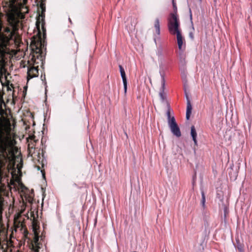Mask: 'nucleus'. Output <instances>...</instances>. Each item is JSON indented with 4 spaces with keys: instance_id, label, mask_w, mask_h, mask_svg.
<instances>
[{
    "instance_id": "aec40b11",
    "label": "nucleus",
    "mask_w": 252,
    "mask_h": 252,
    "mask_svg": "<svg viewBox=\"0 0 252 252\" xmlns=\"http://www.w3.org/2000/svg\"><path fill=\"white\" fill-rule=\"evenodd\" d=\"M223 211H224V217H226V214L227 213V211H228V209L227 208V207L225 206V204H223Z\"/></svg>"
},
{
    "instance_id": "1a4fd4ad",
    "label": "nucleus",
    "mask_w": 252,
    "mask_h": 252,
    "mask_svg": "<svg viewBox=\"0 0 252 252\" xmlns=\"http://www.w3.org/2000/svg\"><path fill=\"white\" fill-rule=\"evenodd\" d=\"M186 96L187 98V110H186V113L191 114V110H192V106L190 103V101L188 95L187 94H186Z\"/></svg>"
},
{
    "instance_id": "f257e3e1",
    "label": "nucleus",
    "mask_w": 252,
    "mask_h": 252,
    "mask_svg": "<svg viewBox=\"0 0 252 252\" xmlns=\"http://www.w3.org/2000/svg\"><path fill=\"white\" fill-rule=\"evenodd\" d=\"M10 27L4 28V33L1 32L0 28V81L3 77L6 78L5 65L11 57L9 46L16 41V31L18 30L19 21L13 16L9 18Z\"/></svg>"
},
{
    "instance_id": "f03ea898",
    "label": "nucleus",
    "mask_w": 252,
    "mask_h": 252,
    "mask_svg": "<svg viewBox=\"0 0 252 252\" xmlns=\"http://www.w3.org/2000/svg\"><path fill=\"white\" fill-rule=\"evenodd\" d=\"M170 16L171 18L168 20V29L171 34H176L178 48L180 50H182L183 39L179 30L180 22L175 13H171Z\"/></svg>"
},
{
    "instance_id": "9b49d317",
    "label": "nucleus",
    "mask_w": 252,
    "mask_h": 252,
    "mask_svg": "<svg viewBox=\"0 0 252 252\" xmlns=\"http://www.w3.org/2000/svg\"><path fill=\"white\" fill-rule=\"evenodd\" d=\"M155 28L156 29V32L158 35L160 34V25L159 21L158 19H156L154 25Z\"/></svg>"
},
{
    "instance_id": "39448f33",
    "label": "nucleus",
    "mask_w": 252,
    "mask_h": 252,
    "mask_svg": "<svg viewBox=\"0 0 252 252\" xmlns=\"http://www.w3.org/2000/svg\"><path fill=\"white\" fill-rule=\"evenodd\" d=\"M23 213V210L21 211V212L17 214L14 216V224L17 227H23V221L24 220V218L22 217V214Z\"/></svg>"
},
{
    "instance_id": "f8f14e48",
    "label": "nucleus",
    "mask_w": 252,
    "mask_h": 252,
    "mask_svg": "<svg viewBox=\"0 0 252 252\" xmlns=\"http://www.w3.org/2000/svg\"><path fill=\"white\" fill-rule=\"evenodd\" d=\"M201 205L203 210H205L206 208V205H205V202H206V198H205V193L203 190H201Z\"/></svg>"
},
{
    "instance_id": "ddd939ff",
    "label": "nucleus",
    "mask_w": 252,
    "mask_h": 252,
    "mask_svg": "<svg viewBox=\"0 0 252 252\" xmlns=\"http://www.w3.org/2000/svg\"><path fill=\"white\" fill-rule=\"evenodd\" d=\"M172 111V110L170 109V107H168L167 111L166 112V116L167 117V123H169L171 122L172 120L175 121V119L174 116H171L170 115V112Z\"/></svg>"
},
{
    "instance_id": "5701e85b",
    "label": "nucleus",
    "mask_w": 252,
    "mask_h": 252,
    "mask_svg": "<svg viewBox=\"0 0 252 252\" xmlns=\"http://www.w3.org/2000/svg\"><path fill=\"white\" fill-rule=\"evenodd\" d=\"M119 67L120 69V74L122 73V72H125V70L122 65H119Z\"/></svg>"
},
{
    "instance_id": "7ed1b4c3",
    "label": "nucleus",
    "mask_w": 252,
    "mask_h": 252,
    "mask_svg": "<svg viewBox=\"0 0 252 252\" xmlns=\"http://www.w3.org/2000/svg\"><path fill=\"white\" fill-rule=\"evenodd\" d=\"M32 227L33 231L35 234V236L36 237L35 240L34 242V245H32V249L34 252H39L40 246L38 243V234L37 233V230L39 228V226L38 224V222L33 220L32 222Z\"/></svg>"
},
{
    "instance_id": "a211bd4d",
    "label": "nucleus",
    "mask_w": 252,
    "mask_h": 252,
    "mask_svg": "<svg viewBox=\"0 0 252 252\" xmlns=\"http://www.w3.org/2000/svg\"><path fill=\"white\" fill-rule=\"evenodd\" d=\"M159 96L160 97V98L162 100H164L165 99V93L163 91H160L159 92Z\"/></svg>"
},
{
    "instance_id": "bb28decb",
    "label": "nucleus",
    "mask_w": 252,
    "mask_h": 252,
    "mask_svg": "<svg viewBox=\"0 0 252 252\" xmlns=\"http://www.w3.org/2000/svg\"><path fill=\"white\" fill-rule=\"evenodd\" d=\"M22 190L23 191V190H24V189H27V188H26L25 187H24V186H22Z\"/></svg>"
},
{
    "instance_id": "9d476101",
    "label": "nucleus",
    "mask_w": 252,
    "mask_h": 252,
    "mask_svg": "<svg viewBox=\"0 0 252 252\" xmlns=\"http://www.w3.org/2000/svg\"><path fill=\"white\" fill-rule=\"evenodd\" d=\"M135 25L136 24L135 22H134V20L133 21V22L131 23L130 25H129L128 23H127V24L126 25V28L129 32H132L134 31Z\"/></svg>"
},
{
    "instance_id": "6e6552de",
    "label": "nucleus",
    "mask_w": 252,
    "mask_h": 252,
    "mask_svg": "<svg viewBox=\"0 0 252 252\" xmlns=\"http://www.w3.org/2000/svg\"><path fill=\"white\" fill-rule=\"evenodd\" d=\"M190 134L192 137V139L194 142V143L195 145H197V132L196 131L194 126H191L190 128Z\"/></svg>"
},
{
    "instance_id": "20e7f679",
    "label": "nucleus",
    "mask_w": 252,
    "mask_h": 252,
    "mask_svg": "<svg viewBox=\"0 0 252 252\" xmlns=\"http://www.w3.org/2000/svg\"><path fill=\"white\" fill-rule=\"evenodd\" d=\"M168 125L171 133L177 137H179L181 136V132L180 128L176 122V120H172L171 122L168 123Z\"/></svg>"
},
{
    "instance_id": "2eb2a0df",
    "label": "nucleus",
    "mask_w": 252,
    "mask_h": 252,
    "mask_svg": "<svg viewBox=\"0 0 252 252\" xmlns=\"http://www.w3.org/2000/svg\"><path fill=\"white\" fill-rule=\"evenodd\" d=\"M165 88V81L163 75H161V87L160 91H163L164 92Z\"/></svg>"
},
{
    "instance_id": "c756f323",
    "label": "nucleus",
    "mask_w": 252,
    "mask_h": 252,
    "mask_svg": "<svg viewBox=\"0 0 252 252\" xmlns=\"http://www.w3.org/2000/svg\"><path fill=\"white\" fill-rule=\"evenodd\" d=\"M68 20H69V21L71 22V20H70V19L69 18H68Z\"/></svg>"
},
{
    "instance_id": "4be33fe9",
    "label": "nucleus",
    "mask_w": 252,
    "mask_h": 252,
    "mask_svg": "<svg viewBox=\"0 0 252 252\" xmlns=\"http://www.w3.org/2000/svg\"><path fill=\"white\" fill-rule=\"evenodd\" d=\"M123 85H124V92H125V93L126 94V90H127V82L125 83H123Z\"/></svg>"
},
{
    "instance_id": "f3484780",
    "label": "nucleus",
    "mask_w": 252,
    "mask_h": 252,
    "mask_svg": "<svg viewBox=\"0 0 252 252\" xmlns=\"http://www.w3.org/2000/svg\"><path fill=\"white\" fill-rule=\"evenodd\" d=\"M121 76L122 79L123 83H126V82H127L126 73L122 72V73H121Z\"/></svg>"
},
{
    "instance_id": "0eeeda50",
    "label": "nucleus",
    "mask_w": 252,
    "mask_h": 252,
    "mask_svg": "<svg viewBox=\"0 0 252 252\" xmlns=\"http://www.w3.org/2000/svg\"><path fill=\"white\" fill-rule=\"evenodd\" d=\"M9 146V144L8 142H3L0 145V149L1 150V153L4 156H8V152L7 151V148Z\"/></svg>"
},
{
    "instance_id": "c85d7f7f",
    "label": "nucleus",
    "mask_w": 252,
    "mask_h": 252,
    "mask_svg": "<svg viewBox=\"0 0 252 252\" xmlns=\"http://www.w3.org/2000/svg\"><path fill=\"white\" fill-rule=\"evenodd\" d=\"M182 62H183V63H185V58H183V60H182Z\"/></svg>"
},
{
    "instance_id": "dca6fc26",
    "label": "nucleus",
    "mask_w": 252,
    "mask_h": 252,
    "mask_svg": "<svg viewBox=\"0 0 252 252\" xmlns=\"http://www.w3.org/2000/svg\"><path fill=\"white\" fill-rule=\"evenodd\" d=\"M19 14H22L23 13H27L28 9L26 7L23 6L22 8H20L19 9V11H18Z\"/></svg>"
},
{
    "instance_id": "a878e982",
    "label": "nucleus",
    "mask_w": 252,
    "mask_h": 252,
    "mask_svg": "<svg viewBox=\"0 0 252 252\" xmlns=\"http://www.w3.org/2000/svg\"><path fill=\"white\" fill-rule=\"evenodd\" d=\"M189 117H190V114L186 113V119H187V120H189Z\"/></svg>"
},
{
    "instance_id": "6ab92c4d",
    "label": "nucleus",
    "mask_w": 252,
    "mask_h": 252,
    "mask_svg": "<svg viewBox=\"0 0 252 252\" xmlns=\"http://www.w3.org/2000/svg\"><path fill=\"white\" fill-rule=\"evenodd\" d=\"M172 4H173L174 11V13H175L177 15L176 12H177V7L176 3H175V2L174 1V0H172Z\"/></svg>"
},
{
    "instance_id": "b1692460",
    "label": "nucleus",
    "mask_w": 252,
    "mask_h": 252,
    "mask_svg": "<svg viewBox=\"0 0 252 252\" xmlns=\"http://www.w3.org/2000/svg\"><path fill=\"white\" fill-rule=\"evenodd\" d=\"M10 3H11L12 5H13L14 6L15 3L16 2V1H17V0H9Z\"/></svg>"
},
{
    "instance_id": "412c9836",
    "label": "nucleus",
    "mask_w": 252,
    "mask_h": 252,
    "mask_svg": "<svg viewBox=\"0 0 252 252\" xmlns=\"http://www.w3.org/2000/svg\"><path fill=\"white\" fill-rule=\"evenodd\" d=\"M162 50L161 49H159L158 50L157 52V55L158 56V57H161L162 56Z\"/></svg>"
},
{
    "instance_id": "cd10ccee",
    "label": "nucleus",
    "mask_w": 252,
    "mask_h": 252,
    "mask_svg": "<svg viewBox=\"0 0 252 252\" xmlns=\"http://www.w3.org/2000/svg\"><path fill=\"white\" fill-rule=\"evenodd\" d=\"M189 12H190V19H192V15H191V10L189 9Z\"/></svg>"
},
{
    "instance_id": "423d86ee",
    "label": "nucleus",
    "mask_w": 252,
    "mask_h": 252,
    "mask_svg": "<svg viewBox=\"0 0 252 252\" xmlns=\"http://www.w3.org/2000/svg\"><path fill=\"white\" fill-rule=\"evenodd\" d=\"M35 73H38V69L35 67L30 68L28 71L27 78L28 80L35 77L37 75Z\"/></svg>"
},
{
    "instance_id": "4468645a",
    "label": "nucleus",
    "mask_w": 252,
    "mask_h": 252,
    "mask_svg": "<svg viewBox=\"0 0 252 252\" xmlns=\"http://www.w3.org/2000/svg\"><path fill=\"white\" fill-rule=\"evenodd\" d=\"M25 198L26 200L30 204H32L33 201V194L32 192L30 194L25 195Z\"/></svg>"
},
{
    "instance_id": "7c9ffc66",
    "label": "nucleus",
    "mask_w": 252,
    "mask_h": 252,
    "mask_svg": "<svg viewBox=\"0 0 252 252\" xmlns=\"http://www.w3.org/2000/svg\"><path fill=\"white\" fill-rule=\"evenodd\" d=\"M220 200L221 201H222V198H220Z\"/></svg>"
},
{
    "instance_id": "393cba45",
    "label": "nucleus",
    "mask_w": 252,
    "mask_h": 252,
    "mask_svg": "<svg viewBox=\"0 0 252 252\" xmlns=\"http://www.w3.org/2000/svg\"><path fill=\"white\" fill-rule=\"evenodd\" d=\"M189 37H190L191 39H193V33H192V32H190V33H189Z\"/></svg>"
}]
</instances>
